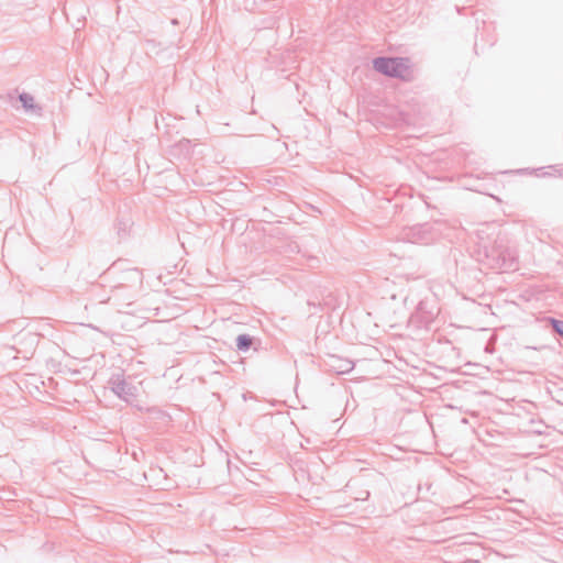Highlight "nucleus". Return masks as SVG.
<instances>
[{
	"mask_svg": "<svg viewBox=\"0 0 563 563\" xmlns=\"http://www.w3.org/2000/svg\"><path fill=\"white\" fill-rule=\"evenodd\" d=\"M373 68L382 75L405 82L416 79L413 64L408 57H376L373 59Z\"/></svg>",
	"mask_w": 563,
	"mask_h": 563,
	"instance_id": "1",
	"label": "nucleus"
},
{
	"mask_svg": "<svg viewBox=\"0 0 563 563\" xmlns=\"http://www.w3.org/2000/svg\"><path fill=\"white\" fill-rule=\"evenodd\" d=\"M104 278L114 282L113 288L135 287L142 285L143 274L136 267H125L124 262H115L107 269Z\"/></svg>",
	"mask_w": 563,
	"mask_h": 563,
	"instance_id": "2",
	"label": "nucleus"
},
{
	"mask_svg": "<svg viewBox=\"0 0 563 563\" xmlns=\"http://www.w3.org/2000/svg\"><path fill=\"white\" fill-rule=\"evenodd\" d=\"M476 242L473 250V257L490 268V260L493 253V241L490 239V225L488 223L482 224L476 231Z\"/></svg>",
	"mask_w": 563,
	"mask_h": 563,
	"instance_id": "3",
	"label": "nucleus"
},
{
	"mask_svg": "<svg viewBox=\"0 0 563 563\" xmlns=\"http://www.w3.org/2000/svg\"><path fill=\"white\" fill-rule=\"evenodd\" d=\"M438 312L433 309H428L427 301H420L415 312L409 318V325L415 329L429 330L434 322Z\"/></svg>",
	"mask_w": 563,
	"mask_h": 563,
	"instance_id": "4",
	"label": "nucleus"
},
{
	"mask_svg": "<svg viewBox=\"0 0 563 563\" xmlns=\"http://www.w3.org/2000/svg\"><path fill=\"white\" fill-rule=\"evenodd\" d=\"M112 391L126 402H132L137 397V388L122 378L120 375L112 376L110 379Z\"/></svg>",
	"mask_w": 563,
	"mask_h": 563,
	"instance_id": "5",
	"label": "nucleus"
},
{
	"mask_svg": "<svg viewBox=\"0 0 563 563\" xmlns=\"http://www.w3.org/2000/svg\"><path fill=\"white\" fill-rule=\"evenodd\" d=\"M411 243L428 244L434 240L433 225L431 223L416 224L404 234Z\"/></svg>",
	"mask_w": 563,
	"mask_h": 563,
	"instance_id": "6",
	"label": "nucleus"
},
{
	"mask_svg": "<svg viewBox=\"0 0 563 563\" xmlns=\"http://www.w3.org/2000/svg\"><path fill=\"white\" fill-rule=\"evenodd\" d=\"M517 267L516 251L509 247L499 251L498 256L495 257V272L504 273L515 271Z\"/></svg>",
	"mask_w": 563,
	"mask_h": 563,
	"instance_id": "7",
	"label": "nucleus"
},
{
	"mask_svg": "<svg viewBox=\"0 0 563 563\" xmlns=\"http://www.w3.org/2000/svg\"><path fill=\"white\" fill-rule=\"evenodd\" d=\"M330 366L336 374L349 373L353 369L354 363L346 358H341L338 356L330 357Z\"/></svg>",
	"mask_w": 563,
	"mask_h": 563,
	"instance_id": "8",
	"label": "nucleus"
},
{
	"mask_svg": "<svg viewBox=\"0 0 563 563\" xmlns=\"http://www.w3.org/2000/svg\"><path fill=\"white\" fill-rule=\"evenodd\" d=\"M19 100L21 101L22 103V107L26 110V111H34V110H38L41 111L42 108L38 107L37 104H35L34 102V98L33 96H31L30 93L27 92H22L19 95Z\"/></svg>",
	"mask_w": 563,
	"mask_h": 563,
	"instance_id": "9",
	"label": "nucleus"
},
{
	"mask_svg": "<svg viewBox=\"0 0 563 563\" xmlns=\"http://www.w3.org/2000/svg\"><path fill=\"white\" fill-rule=\"evenodd\" d=\"M253 344V338L249 334H240L236 338V347L241 352H246Z\"/></svg>",
	"mask_w": 563,
	"mask_h": 563,
	"instance_id": "10",
	"label": "nucleus"
},
{
	"mask_svg": "<svg viewBox=\"0 0 563 563\" xmlns=\"http://www.w3.org/2000/svg\"><path fill=\"white\" fill-rule=\"evenodd\" d=\"M552 325L555 332L563 336V321L553 319Z\"/></svg>",
	"mask_w": 563,
	"mask_h": 563,
	"instance_id": "11",
	"label": "nucleus"
},
{
	"mask_svg": "<svg viewBox=\"0 0 563 563\" xmlns=\"http://www.w3.org/2000/svg\"><path fill=\"white\" fill-rule=\"evenodd\" d=\"M485 351L493 353V335L487 340Z\"/></svg>",
	"mask_w": 563,
	"mask_h": 563,
	"instance_id": "12",
	"label": "nucleus"
},
{
	"mask_svg": "<svg viewBox=\"0 0 563 563\" xmlns=\"http://www.w3.org/2000/svg\"><path fill=\"white\" fill-rule=\"evenodd\" d=\"M8 98H9L10 100H12V99H13V92H9V93H8Z\"/></svg>",
	"mask_w": 563,
	"mask_h": 563,
	"instance_id": "13",
	"label": "nucleus"
}]
</instances>
